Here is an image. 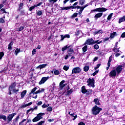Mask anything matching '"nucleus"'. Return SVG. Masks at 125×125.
Here are the masks:
<instances>
[{
	"label": "nucleus",
	"instance_id": "f257e3e1",
	"mask_svg": "<svg viewBox=\"0 0 125 125\" xmlns=\"http://www.w3.org/2000/svg\"><path fill=\"white\" fill-rule=\"evenodd\" d=\"M89 4L88 3L84 5V6H67V7H61L62 10H68L69 9H80L78 11L79 14L80 16H82V13H83V9L85 8V7H87Z\"/></svg>",
	"mask_w": 125,
	"mask_h": 125
},
{
	"label": "nucleus",
	"instance_id": "f03ea898",
	"mask_svg": "<svg viewBox=\"0 0 125 125\" xmlns=\"http://www.w3.org/2000/svg\"><path fill=\"white\" fill-rule=\"evenodd\" d=\"M122 70H123L122 66L119 65L115 69L111 70L109 73V77H116V76H117V74L119 75V74L121 73Z\"/></svg>",
	"mask_w": 125,
	"mask_h": 125
},
{
	"label": "nucleus",
	"instance_id": "7ed1b4c3",
	"mask_svg": "<svg viewBox=\"0 0 125 125\" xmlns=\"http://www.w3.org/2000/svg\"><path fill=\"white\" fill-rule=\"evenodd\" d=\"M100 111H102V108L98 107L97 105H95L92 108V114L94 115V116H96L100 113Z\"/></svg>",
	"mask_w": 125,
	"mask_h": 125
},
{
	"label": "nucleus",
	"instance_id": "20e7f679",
	"mask_svg": "<svg viewBox=\"0 0 125 125\" xmlns=\"http://www.w3.org/2000/svg\"><path fill=\"white\" fill-rule=\"evenodd\" d=\"M45 113H39L36 117H35L33 120L32 122L33 123H35V122H39L40 120L42 119V116H44Z\"/></svg>",
	"mask_w": 125,
	"mask_h": 125
},
{
	"label": "nucleus",
	"instance_id": "39448f33",
	"mask_svg": "<svg viewBox=\"0 0 125 125\" xmlns=\"http://www.w3.org/2000/svg\"><path fill=\"white\" fill-rule=\"evenodd\" d=\"M105 12V11H107V9L106 8L102 7V8H96L94 10L91 11V12Z\"/></svg>",
	"mask_w": 125,
	"mask_h": 125
},
{
	"label": "nucleus",
	"instance_id": "423d86ee",
	"mask_svg": "<svg viewBox=\"0 0 125 125\" xmlns=\"http://www.w3.org/2000/svg\"><path fill=\"white\" fill-rule=\"evenodd\" d=\"M87 85L88 86H91L92 87H94V79L89 78L87 81Z\"/></svg>",
	"mask_w": 125,
	"mask_h": 125
},
{
	"label": "nucleus",
	"instance_id": "0eeeda50",
	"mask_svg": "<svg viewBox=\"0 0 125 125\" xmlns=\"http://www.w3.org/2000/svg\"><path fill=\"white\" fill-rule=\"evenodd\" d=\"M17 113H12L11 114H9L8 116L6 117L7 118V122L9 124L10 122L12 121V119H13V117L14 116L16 115Z\"/></svg>",
	"mask_w": 125,
	"mask_h": 125
},
{
	"label": "nucleus",
	"instance_id": "6e6552de",
	"mask_svg": "<svg viewBox=\"0 0 125 125\" xmlns=\"http://www.w3.org/2000/svg\"><path fill=\"white\" fill-rule=\"evenodd\" d=\"M81 71L82 69L80 67H75L72 69L71 74L73 75V74H80Z\"/></svg>",
	"mask_w": 125,
	"mask_h": 125
},
{
	"label": "nucleus",
	"instance_id": "1a4fd4ad",
	"mask_svg": "<svg viewBox=\"0 0 125 125\" xmlns=\"http://www.w3.org/2000/svg\"><path fill=\"white\" fill-rule=\"evenodd\" d=\"M15 86H16V83H14L11 84V85L9 87V95H11V91L13 89L15 88Z\"/></svg>",
	"mask_w": 125,
	"mask_h": 125
},
{
	"label": "nucleus",
	"instance_id": "9d476101",
	"mask_svg": "<svg viewBox=\"0 0 125 125\" xmlns=\"http://www.w3.org/2000/svg\"><path fill=\"white\" fill-rule=\"evenodd\" d=\"M50 78V77H42L41 79V80L40 81V82L39 83V84H42L43 83H45L46 82V81H47V80H48L49 78Z\"/></svg>",
	"mask_w": 125,
	"mask_h": 125
},
{
	"label": "nucleus",
	"instance_id": "9b49d317",
	"mask_svg": "<svg viewBox=\"0 0 125 125\" xmlns=\"http://www.w3.org/2000/svg\"><path fill=\"white\" fill-rule=\"evenodd\" d=\"M44 91V89L43 88H40L39 90L37 91L35 93H34V94H35V96L32 97L33 98H35V99H37V97H38V93H41L42 92Z\"/></svg>",
	"mask_w": 125,
	"mask_h": 125
},
{
	"label": "nucleus",
	"instance_id": "f8f14e48",
	"mask_svg": "<svg viewBox=\"0 0 125 125\" xmlns=\"http://www.w3.org/2000/svg\"><path fill=\"white\" fill-rule=\"evenodd\" d=\"M86 42L87 44L88 45H90L91 44H94V40H93V39L91 38V39H88V40H87L86 41Z\"/></svg>",
	"mask_w": 125,
	"mask_h": 125
},
{
	"label": "nucleus",
	"instance_id": "ddd939ff",
	"mask_svg": "<svg viewBox=\"0 0 125 125\" xmlns=\"http://www.w3.org/2000/svg\"><path fill=\"white\" fill-rule=\"evenodd\" d=\"M102 15H103V13H99L96 14L94 16L95 20H97V19H98V18H100Z\"/></svg>",
	"mask_w": 125,
	"mask_h": 125
},
{
	"label": "nucleus",
	"instance_id": "4468645a",
	"mask_svg": "<svg viewBox=\"0 0 125 125\" xmlns=\"http://www.w3.org/2000/svg\"><path fill=\"white\" fill-rule=\"evenodd\" d=\"M58 0H48V1L50 4H49L48 6H53V4L57 2Z\"/></svg>",
	"mask_w": 125,
	"mask_h": 125
},
{
	"label": "nucleus",
	"instance_id": "2eb2a0df",
	"mask_svg": "<svg viewBox=\"0 0 125 125\" xmlns=\"http://www.w3.org/2000/svg\"><path fill=\"white\" fill-rule=\"evenodd\" d=\"M64 83H65V80H62V82H60V88L62 89L63 87H65V86H66V84H63Z\"/></svg>",
	"mask_w": 125,
	"mask_h": 125
},
{
	"label": "nucleus",
	"instance_id": "dca6fc26",
	"mask_svg": "<svg viewBox=\"0 0 125 125\" xmlns=\"http://www.w3.org/2000/svg\"><path fill=\"white\" fill-rule=\"evenodd\" d=\"M46 66H47V64H43L39 65L36 68L37 69H43V68H45Z\"/></svg>",
	"mask_w": 125,
	"mask_h": 125
},
{
	"label": "nucleus",
	"instance_id": "f3484780",
	"mask_svg": "<svg viewBox=\"0 0 125 125\" xmlns=\"http://www.w3.org/2000/svg\"><path fill=\"white\" fill-rule=\"evenodd\" d=\"M93 102H94L96 105H100V103L99 102V99L96 98L94 100Z\"/></svg>",
	"mask_w": 125,
	"mask_h": 125
},
{
	"label": "nucleus",
	"instance_id": "a211bd4d",
	"mask_svg": "<svg viewBox=\"0 0 125 125\" xmlns=\"http://www.w3.org/2000/svg\"><path fill=\"white\" fill-rule=\"evenodd\" d=\"M97 34H103V31L99 30L93 32V35H94V36H95V35H97Z\"/></svg>",
	"mask_w": 125,
	"mask_h": 125
},
{
	"label": "nucleus",
	"instance_id": "6ab92c4d",
	"mask_svg": "<svg viewBox=\"0 0 125 125\" xmlns=\"http://www.w3.org/2000/svg\"><path fill=\"white\" fill-rule=\"evenodd\" d=\"M82 93H86L87 92V90L85 89V86H83L82 87Z\"/></svg>",
	"mask_w": 125,
	"mask_h": 125
},
{
	"label": "nucleus",
	"instance_id": "aec40b11",
	"mask_svg": "<svg viewBox=\"0 0 125 125\" xmlns=\"http://www.w3.org/2000/svg\"><path fill=\"white\" fill-rule=\"evenodd\" d=\"M26 93H27V90H24L21 92V98H24V97H25Z\"/></svg>",
	"mask_w": 125,
	"mask_h": 125
},
{
	"label": "nucleus",
	"instance_id": "412c9836",
	"mask_svg": "<svg viewBox=\"0 0 125 125\" xmlns=\"http://www.w3.org/2000/svg\"><path fill=\"white\" fill-rule=\"evenodd\" d=\"M36 90H37V87H35L33 89H32L31 92L29 93V95H31V94H33V95H36V94H34L36 93L35 92Z\"/></svg>",
	"mask_w": 125,
	"mask_h": 125
},
{
	"label": "nucleus",
	"instance_id": "4be33fe9",
	"mask_svg": "<svg viewBox=\"0 0 125 125\" xmlns=\"http://www.w3.org/2000/svg\"><path fill=\"white\" fill-rule=\"evenodd\" d=\"M125 16H123L122 18H120L119 21V24H121L122 22H125Z\"/></svg>",
	"mask_w": 125,
	"mask_h": 125
},
{
	"label": "nucleus",
	"instance_id": "5701e85b",
	"mask_svg": "<svg viewBox=\"0 0 125 125\" xmlns=\"http://www.w3.org/2000/svg\"><path fill=\"white\" fill-rule=\"evenodd\" d=\"M12 44H13V42H11L8 46V49L9 50H11L12 49Z\"/></svg>",
	"mask_w": 125,
	"mask_h": 125
},
{
	"label": "nucleus",
	"instance_id": "b1692460",
	"mask_svg": "<svg viewBox=\"0 0 125 125\" xmlns=\"http://www.w3.org/2000/svg\"><path fill=\"white\" fill-rule=\"evenodd\" d=\"M117 36V32H113L111 34V35L110 36V39H113V38H115Z\"/></svg>",
	"mask_w": 125,
	"mask_h": 125
},
{
	"label": "nucleus",
	"instance_id": "393cba45",
	"mask_svg": "<svg viewBox=\"0 0 125 125\" xmlns=\"http://www.w3.org/2000/svg\"><path fill=\"white\" fill-rule=\"evenodd\" d=\"M70 47H71V46L66 45L62 48V51H65V50H66L67 48H70Z\"/></svg>",
	"mask_w": 125,
	"mask_h": 125
},
{
	"label": "nucleus",
	"instance_id": "a878e982",
	"mask_svg": "<svg viewBox=\"0 0 125 125\" xmlns=\"http://www.w3.org/2000/svg\"><path fill=\"white\" fill-rule=\"evenodd\" d=\"M24 29H25V26L23 25V26H21L20 27L18 28V29L17 30V31L18 32H20V31H22V30H24Z\"/></svg>",
	"mask_w": 125,
	"mask_h": 125
},
{
	"label": "nucleus",
	"instance_id": "bb28decb",
	"mask_svg": "<svg viewBox=\"0 0 125 125\" xmlns=\"http://www.w3.org/2000/svg\"><path fill=\"white\" fill-rule=\"evenodd\" d=\"M112 58H112V56L109 57L108 63H107V65H108V66H111V62L112 61Z\"/></svg>",
	"mask_w": 125,
	"mask_h": 125
},
{
	"label": "nucleus",
	"instance_id": "cd10ccee",
	"mask_svg": "<svg viewBox=\"0 0 125 125\" xmlns=\"http://www.w3.org/2000/svg\"><path fill=\"white\" fill-rule=\"evenodd\" d=\"M83 52H86L87 51V45H85L82 48Z\"/></svg>",
	"mask_w": 125,
	"mask_h": 125
},
{
	"label": "nucleus",
	"instance_id": "c85d7f7f",
	"mask_svg": "<svg viewBox=\"0 0 125 125\" xmlns=\"http://www.w3.org/2000/svg\"><path fill=\"white\" fill-rule=\"evenodd\" d=\"M0 119H2V120H3L4 121H6V116H5V115H0Z\"/></svg>",
	"mask_w": 125,
	"mask_h": 125
},
{
	"label": "nucleus",
	"instance_id": "c756f323",
	"mask_svg": "<svg viewBox=\"0 0 125 125\" xmlns=\"http://www.w3.org/2000/svg\"><path fill=\"white\" fill-rule=\"evenodd\" d=\"M84 2H85V0H80L79 1V4L80 5H83V4H84Z\"/></svg>",
	"mask_w": 125,
	"mask_h": 125
},
{
	"label": "nucleus",
	"instance_id": "7c9ffc66",
	"mask_svg": "<svg viewBox=\"0 0 125 125\" xmlns=\"http://www.w3.org/2000/svg\"><path fill=\"white\" fill-rule=\"evenodd\" d=\"M89 70V66H85L83 68V70L84 72H87Z\"/></svg>",
	"mask_w": 125,
	"mask_h": 125
},
{
	"label": "nucleus",
	"instance_id": "2f4dec72",
	"mask_svg": "<svg viewBox=\"0 0 125 125\" xmlns=\"http://www.w3.org/2000/svg\"><path fill=\"white\" fill-rule=\"evenodd\" d=\"M117 46H115L114 49H113V51H114V52H120V50H119V49L117 48Z\"/></svg>",
	"mask_w": 125,
	"mask_h": 125
},
{
	"label": "nucleus",
	"instance_id": "473e14b6",
	"mask_svg": "<svg viewBox=\"0 0 125 125\" xmlns=\"http://www.w3.org/2000/svg\"><path fill=\"white\" fill-rule=\"evenodd\" d=\"M20 52V49L17 48L15 51V53H16V56H17L18 55L19 53Z\"/></svg>",
	"mask_w": 125,
	"mask_h": 125
},
{
	"label": "nucleus",
	"instance_id": "72a5a7b5",
	"mask_svg": "<svg viewBox=\"0 0 125 125\" xmlns=\"http://www.w3.org/2000/svg\"><path fill=\"white\" fill-rule=\"evenodd\" d=\"M102 43V41H101L99 42V40H97L96 41H94V44H95V43H97L98 44H100V43Z\"/></svg>",
	"mask_w": 125,
	"mask_h": 125
},
{
	"label": "nucleus",
	"instance_id": "f704fd0d",
	"mask_svg": "<svg viewBox=\"0 0 125 125\" xmlns=\"http://www.w3.org/2000/svg\"><path fill=\"white\" fill-rule=\"evenodd\" d=\"M3 56H4V52H0V60L2 59Z\"/></svg>",
	"mask_w": 125,
	"mask_h": 125
},
{
	"label": "nucleus",
	"instance_id": "c9c22d12",
	"mask_svg": "<svg viewBox=\"0 0 125 125\" xmlns=\"http://www.w3.org/2000/svg\"><path fill=\"white\" fill-rule=\"evenodd\" d=\"M70 116H71L72 118H73L72 120H73V121H75V120H76V119H77V115L74 116V113L71 114Z\"/></svg>",
	"mask_w": 125,
	"mask_h": 125
},
{
	"label": "nucleus",
	"instance_id": "e433bc0d",
	"mask_svg": "<svg viewBox=\"0 0 125 125\" xmlns=\"http://www.w3.org/2000/svg\"><path fill=\"white\" fill-rule=\"evenodd\" d=\"M42 10H39L37 12V15L38 16H41V15H42Z\"/></svg>",
	"mask_w": 125,
	"mask_h": 125
},
{
	"label": "nucleus",
	"instance_id": "4c0bfd02",
	"mask_svg": "<svg viewBox=\"0 0 125 125\" xmlns=\"http://www.w3.org/2000/svg\"><path fill=\"white\" fill-rule=\"evenodd\" d=\"M63 69L64 70V71H68L69 70V66L64 65Z\"/></svg>",
	"mask_w": 125,
	"mask_h": 125
},
{
	"label": "nucleus",
	"instance_id": "58836bf2",
	"mask_svg": "<svg viewBox=\"0 0 125 125\" xmlns=\"http://www.w3.org/2000/svg\"><path fill=\"white\" fill-rule=\"evenodd\" d=\"M54 73L55 76H58L59 75V71H58V70L55 69Z\"/></svg>",
	"mask_w": 125,
	"mask_h": 125
},
{
	"label": "nucleus",
	"instance_id": "ea45409f",
	"mask_svg": "<svg viewBox=\"0 0 125 125\" xmlns=\"http://www.w3.org/2000/svg\"><path fill=\"white\" fill-rule=\"evenodd\" d=\"M49 106V104H44L43 105H42V108H47Z\"/></svg>",
	"mask_w": 125,
	"mask_h": 125
},
{
	"label": "nucleus",
	"instance_id": "a19ab883",
	"mask_svg": "<svg viewBox=\"0 0 125 125\" xmlns=\"http://www.w3.org/2000/svg\"><path fill=\"white\" fill-rule=\"evenodd\" d=\"M47 112H52V108L51 107V106H49L47 108Z\"/></svg>",
	"mask_w": 125,
	"mask_h": 125
},
{
	"label": "nucleus",
	"instance_id": "79ce46f5",
	"mask_svg": "<svg viewBox=\"0 0 125 125\" xmlns=\"http://www.w3.org/2000/svg\"><path fill=\"white\" fill-rule=\"evenodd\" d=\"M78 16V13H75L73 14V15L71 16V18H75Z\"/></svg>",
	"mask_w": 125,
	"mask_h": 125
},
{
	"label": "nucleus",
	"instance_id": "37998d69",
	"mask_svg": "<svg viewBox=\"0 0 125 125\" xmlns=\"http://www.w3.org/2000/svg\"><path fill=\"white\" fill-rule=\"evenodd\" d=\"M94 48L95 49H96V50L99 49V45H98V44H95V45H94Z\"/></svg>",
	"mask_w": 125,
	"mask_h": 125
},
{
	"label": "nucleus",
	"instance_id": "c03bdc74",
	"mask_svg": "<svg viewBox=\"0 0 125 125\" xmlns=\"http://www.w3.org/2000/svg\"><path fill=\"white\" fill-rule=\"evenodd\" d=\"M42 2H41L37 4H35L34 5H35V7H38V6H41V5H42Z\"/></svg>",
	"mask_w": 125,
	"mask_h": 125
},
{
	"label": "nucleus",
	"instance_id": "a18cd8bd",
	"mask_svg": "<svg viewBox=\"0 0 125 125\" xmlns=\"http://www.w3.org/2000/svg\"><path fill=\"white\" fill-rule=\"evenodd\" d=\"M73 51H74V50L72 48H70L68 49V52H69V53H73Z\"/></svg>",
	"mask_w": 125,
	"mask_h": 125
},
{
	"label": "nucleus",
	"instance_id": "49530a36",
	"mask_svg": "<svg viewBox=\"0 0 125 125\" xmlns=\"http://www.w3.org/2000/svg\"><path fill=\"white\" fill-rule=\"evenodd\" d=\"M26 119H23V120H22L21 121V122H20L19 125H23V123L24 122H26Z\"/></svg>",
	"mask_w": 125,
	"mask_h": 125
},
{
	"label": "nucleus",
	"instance_id": "de8ad7c7",
	"mask_svg": "<svg viewBox=\"0 0 125 125\" xmlns=\"http://www.w3.org/2000/svg\"><path fill=\"white\" fill-rule=\"evenodd\" d=\"M112 16H113V14H110L107 17V20H110L111 18H112Z\"/></svg>",
	"mask_w": 125,
	"mask_h": 125
},
{
	"label": "nucleus",
	"instance_id": "09e8293b",
	"mask_svg": "<svg viewBox=\"0 0 125 125\" xmlns=\"http://www.w3.org/2000/svg\"><path fill=\"white\" fill-rule=\"evenodd\" d=\"M34 111V109L32 108H30V109L28 110L27 111L26 114L28 115L29 114V112H33Z\"/></svg>",
	"mask_w": 125,
	"mask_h": 125
},
{
	"label": "nucleus",
	"instance_id": "8fccbe9b",
	"mask_svg": "<svg viewBox=\"0 0 125 125\" xmlns=\"http://www.w3.org/2000/svg\"><path fill=\"white\" fill-rule=\"evenodd\" d=\"M42 124H44V121H42L38 123V124H37V125H42Z\"/></svg>",
	"mask_w": 125,
	"mask_h": 125
},
{
	"label": "nucleus",
	"instance_id": "3c124183",
	"mask_svg": "<svg viewBox=\"0 0 125 125\" xmlns=\"http://www.w3.org/2000/svg\"><path fill=\"white\" fill-rule=\"evenodd\" d=\"M12 91H13V92H14V93H17V92L19 91V89L16 90V89L15 88L13 89Z\"/></svg>",
	"mask_w": 125,
	"mask_h": 125
},
{
	"label": "nucleus",
	"instance_id": "603ef678",
	"mask_svg": "<svg viewBox=\"0 0 125 125\" xmlns=\"http://www.w3.org/2000/svg\"><path fill=\"white\" fill-rule=\"evenodd\" d=\"M35 8H36V7L35 6V5L29 8V11H32L33 10V9H35Z\"/></svg>",
	"mask_w": 125,
	"mask_h": 125
},
{
	"label": "nucleus",
	"instance_id": "864d4df0",
	"mask_svg": "<svg viewBox=\"0 0 125 125\" xmlns=\"http://www.w3.org/2000/svg\"><path fill=\"white\" fill-rule=\"evenodd\" d=\"M80 30H78L76 32L75 35L76 37L79 36V35H80Z\"/></svg>",
	"mask_w": 125,
	"mask_h": 125
},
{
	"label": "nucleus",
	"instance_id": "5fc2aeb1",
	"mask_svg": "<svg viewBox=\"0 0 125 125\" xmlns=\"http://www.w3.org/2000/svg\"><path fill=\"white\" fill-rule=\"evenodd\" d=\"M101 65V64H98L94 68V70H96L97 69H98V68H99V67H100V66Z\"/></svg>",
	"mask_w": 125,
	"mask_h": 125
},
{
	"label": "nucleus",
	"instance_id": "6e6d98bb",
	"mask_svg": "<svg viewBox=\"0 0 125 125\" xmlns=\"http://www.w3.org/2000/svg\"><path fill=\"white\" fill-rule=\"evenodd\" d=\"M61 41H63L64 40V39H65V36L63 35H61Z\"/></svg>",
	"mask_w": 125,
	"mask_h": 125
},
{
	"label": "nucleus",
	"instance_id": "4d7b16f0",
	"mask_svg": "<svg viewBox=\"0 0 125 125\" xmlns=\"http://www.w3.org/2000/svg\"><path fill=\"white\" fill-rule=\"evenodd\" d=\"M23 5H24V3H21L20 4V6H19L20 9H21L22 8V7H23Z\"/></svg>",
	"mask_w": 125,
	"mask_h": 125
},
{
	"label": "nucleus",
	"instance_id": "13d9d810",
	"mask_svg": "<svg viewBox=\"0 0 125 125\" xmlns=\"http://www.w3.org/2000/svg\"><path fill=\"white\" fill-rule=\"evenodd\" d=\"M0 11H1L2 12H3V13H7V12H6V11H5V8H2L0 10Z\"/></svg>",
	"mask_w": 125,
	"mask_h": 125
},
{
	"label": "nucleus",
	"instance_id": "bf43d9fd",
	"mask_svg": "<svg viewBox=\"0 0 125 125\" xmlns=\"http://www.w3.org/2000/svg\"><path fill=\"white\" fill-rule=\"evenodd\" d=\"M73 92V89H70V90L67 91L68 94H71Z\"/></svg>",
	"mask_w": 125,
	"mask_h": 125
},
{
	"label": "nucleus",
	"instance_id": "052dcab7",
	"mask_svg": "<svg viewBox=\"0 0 125 125\" xmlns=\"http://www.w3.org/2000/svg\"><path fill=\"white\" fill-rule=\"evenodd\" d=\"M37 52V51H36V49H34L32 50V55H34V54H36Z\"/></svg>",
	"mask_w": 125,
	"mask_h": 125
},
{
	"label": "nucleus",
	"instance_id": "680f3d73",
	"mask_svg": "<svg viewBox=\"0 0 125 125\" xmlns=\"http://www.w3.org/2000/svg\"><path fill=\"white\" fill-rule=\"evenodd\" d=\"M0 23H4V20L3 19H0Z\"/></svg>",
	"mask_w": 125,
	"mask_h": 125
},
{
	"label": "nucleus",
	"instance_id": "e2e57ef3",
	"mask_svg": "<svg viewBox=\"0 0 125 125\" xmlns=\"http://www.w3.org/2000/svg\"><path fill=\"white\" fill-rule=\"evenodd\" d=\"M67 38V39H69L70 38V35L69 34H66L64 35V38Z\"/></svg>",
	"mask_w": 125,
	"mask_h": 125
},
{
	"label": "nucleus",
	"instance_id": "0e129e2a",
	"mask_svg": "<svg viewBox=\"0 0 125 125\" xmlns=\"http://www.w3.org/2000/svg\"><path fill=\"white\" fill-rule=\"evenodd\" d=\"M32 102H30L26 104H25V107H27L28 106H30V105H32Z\"/></svg>",
	"mask_w": 125,
	"mask_h": 125
},
{
	"label": "nucleus",
	"instance_id": "69168bd1",
	"mask_svg": "<svg viewBox=\"0 0 125 125\" xmlns=\"http://www.w3.org/2000/svg\"><path fill=\"white\" fill-rule=\"evenodd\" d=\"M78 125H85V124H84V123L83 122H81L78 124Z\"/></svg>",
	"mask_w": 125,
	"mask_h": 125
},
{
	"label": "nucleus",
	"instance_id": "338daca9",
	"mask_svg": "<svg viewBox=\"0 0 125 125\" xmlns=\"http://www.w3.org/2000/svg\"><path fill=\"white\" fill-rule=\"evenodd\" d=\"M120 55H121V54L120 53H116L115 55V57H119V56H120Z\"/></svg>",
	"mask_w": 125,
	"mask_h": 125
},
{
	"label": "nucleus",
	"instance_id": "774afa93",
	"mask_svg": "<svg viewBox=\"0 0 125 125\" xmlns=\"http://www.w3.org/2000/svg\"><path fill=\"white\" fill-rule=\"evenodd\" d=\"M125 32H124L123 33H122V34L121 35V38H125Z\"/></svg>",
	"mask_w": 125,
	"mask_h": 125
}]
</instances>
